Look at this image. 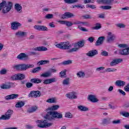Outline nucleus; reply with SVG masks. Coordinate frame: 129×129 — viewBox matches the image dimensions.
<instances>
[{
  "mask_svg": "<svg viewBox=\"0 0 129 129\" xmlns=\"http://www.w3.org/2000/svg\"><path fill=\"white\" fill-rule=\"evenodd\" d=\"M124 90L126 91V92H129V83L124 87Z\"/></svg>",
  "mask_w": 129,
  "mask_h": 129,
  "instance_id": "nucleus-63",
  "label": "nucleus"
},
{
  "mask_svg": "<svg viewBox=\"0 0 129 129\" xmlns=\"http://www.w3.org/2000/svg\"><path fill=\"white\" fill-rule=\"evenodd\" d=\"M46 102L48 103H56V100H55V98H49L46 101Z\"/></svg>",
  "mask_w": 129,
  "mask_h": 129,
  "instance_id": "nucleus-44",
  "label": "nucleus"
},
{
  "mask_svg": "<svg viewBox=\"0 0 129 129\" xmlns=\"http://www.w3.org/2000/svg\"><path fill=\"white\" fill-rule=\"evenodd\" d=\"M37 109H38L37 106H33L27 110V112L28 113H32V112H35Z\"/></svg>",
  "mask_w": 129,
  "mask_h": 129,
  "instance_id": "nucleus-29",
  "label": "nucleus"
},
{
  "mask_svg": "<svg viewBox=\"0 0 129 129\" xmlns=\"http://www.w3.org/2000/svg\"><path fill=\"white\" fill-rule=\"evenodd\" d=\"M15 9L17 12L22 13V9H23V7H22V6L19 4H16L15 5Z\"/></svg>",
  "mask_w": 129,
  "mask_h": 129,
  "instance_id": "nucleus-28",
  "label": "nucleus"
},
{
  "mask_svg": "<svg viewBox=\"0 0 129 129\" xmlns=\"http://www.w3.org/2000/svg\"><path fill=\"white\" fill-rule=\"evenodd\" d=\"M13 8V3L12 2H7L5 1H3L1 3H0V11L2 10V13L3 14H8L12 8Z\"/></svg>",
  "mask_w": 129,
  "mask_h": 129,
  "instance_id": "nucleus-1",
  "label": "nucleus"
},
{
  "mask_svg": "<svg viewBox=\"0 0 129 129\" xmlns=\"http://www.w3.org/2000/svg\"><path fill=\"white\" fill-rule=\"evenodd\" d=\"M88 99V100H90V101H91V102L93 103L98 102V99L93 95H89Z\"/></svg>",
  "mask_w": 129,
  "mask_h": 129,
  "instance_id": "nucleus-22",
  "label": "nucleus"
},
{
  "mask_svg": "<svg viewBox=\"0 0 129 129\" xmlns=\"http://www.w3.org/2000/svg\"><path fill=\"white\" fill-rule=\"evenodd\" d=\"M19 97V94H12L11 95H9L5 97V100H11V99H15V98H18Z\"/></svg>",
  "mask_w": 129,
  "mask_h": 129,
  "instance_id": "nucleus-13",
  "label": "nucleus"
},
{
  "mask_svg": "<svg viewBox=\"0 0 129 129\" xmlns=\"http://www.w3.org/2000/svg\"><path fill=\"white\" fill-rule=\"evenodd\" d=\"M118 47L119 48H127L128 46H127V44H120L118 45Z\"/></svg>",
  "mask_w": 129,
  "mask_h": 129,
  "instance_id": "nucleus-60",
  "label": "nucleus"
},
{
  "mask_svg": "<svg viewBox=\"0 0 129 129\" xmlns=\"http://www.w3.org/2000/svg\"><path fill=\"white\" fill-rule=\"evenodd\" d=\"M70 79L69 78L66 79L63 81L62 84L63 85H69V84H70Z\"/></svg>",
  "mask_w": 129,
  "mask_h": 129,
  "instance_id": "nucleus-40",
  "label": "nucleus"
},
{
  "mask_svg": "<svg viewBox=\"0 0 129 129\" xmlns=\"http://www.w3.org/2000/svg\"><path fill=\"white\" fill-rule=\"evenodd\" d=\"M101 29V24L100 23H96L95 27H92V30H99Z\"/></svg>",
  "mask_w": 129,
  "mask_h": 129,
  "instance_id": "nucleus-39",
  "label": "nucleus"
},
{
  "mask_svg": "<svg viewBox=\"0 0 129 129\" xmlns=\"http://www.w3.org/2000/svg\"><path fill=\"white\" fill-rule=\"evenodd\" d=\"M97 54H98V51L96 49H93L88 51V53H86V55L88 57H94L95 55H97Z\"/></svg>",
  "mask_w": 129,
  "mask_h": 129,
  "instance_id": "nucleus-10",
  "label": "nucleus"
},
{
  "mask_svg": "<svg viewBox=\"0 0 129 129\" xmlns=\"http://www.w3.org/2000/svg\"><path fill=\"white\" fill-rule=\"evenodd\" d=\"M55 46L56 48L61 49L62 50H69V49H71L72 47L71 43H70V42L69 41L61 42L59 43L55 44Z\"/></svg>",
  "mask_w": 129,
  "mask_h": 129,
  "instance_id": "nucleus-4",
  "label": "nucleus"
},
{
  "mask_svg": "<svg viewBox=\"0 0 129 129\" xmlns=\"http://www.w3.org/2000/svg\"><path fill=\"white\" fill-rule=\"evenodd\" d=\"M18 81L24 80L26 78V76L24 74H17Z\"/></svg>",
  "mask_w": 129,
  "mask_h": 129,
  "instance_id": "nucleus-30",
  "label": "nucleus"
},
{
  "mask_svg": "<svg viewBox=\"0 0 129 129\" xmlns=\"http://www.w3.org/2000/svg\"><path fill=\"white\" fill-rule=\"evenodd\" d=\"M25 104H26V103H25L24 101H20L16 103L15 107H16V108H22V107L25 106Z\"/></svg>",
  "mask_w": 129,
  "mask_h": 129,
  "instance_id": "nucleus-24",
  "label": "nucleus"
},
{
  "mask_svg": "<svg viewBox=\"0 0 129 129\" xmlns=\"http://www.w3.org/2000/svg\"><path fill=\"white\" fill-rule=\"evenodd\" d=\"M50 115H51V116ZM53 118L60 119L63 117V115L61 113H59L57 111H48L44 117V118L45 119H48V120H51L53 119Z\"/></svg>",
  "mask_w": 129,
  "mask_h": 129,
  "instance_id": "nucleus-2",
  "label": "nucleus"
},
{
  "mask_svg": "<svg viewBox=\"0 0 129 129\" xmlns=\"http://www.w3.org/2000/svg\"><path fill=\"white\" fill-rule=\"evenodd\" d=\"M77 76L79 78H83L85 77V73L83 72H79L78 73H77Z\"/></svg>",
  "mask_w": 129,
  "mask_h": 129,
  "instance_id": "nucleus-37",
  "label": "nucleus"
},
{
  "mask_svg": "<svg viewBox=\"0 0 129 129\" xmlns=\"http://www.w3.org/2000/svg\"><path fill=\"white\" fill-rule=\"evenodd\" d=\"M113 2H114V0H104V4L105 5H111V3H112Z\"/></svg>",
  "mask_w": 129,
  "mask_h": 129,
  "instance_id": "nucleus-50",
  "label": "nucleus"
},
{
  "mask_svg": "<svg viewBox=\"0 0 129 129\" xmlns=\"http://www.w3.org/2000/svg\"><path fill=\"white\" fill-rule=\"evenodd\" d=\"M78 109L81 111H87L88 110V108L81 105L78 106Z\"/></svg>",
  "mask_w": 129,
  "mask_h": 129,
  "instance_id": "nucleus-32",
  "label": "nucleus"
},
{
  "mask_svg": "<svg viewBox=\"0 0 129 129\" xmlns=\"http://www.w3.org/2000/svg\"><path fill=\"white\" fill-rule=\"evenodd\" d=\"M66 96H67V97L70 99H76V98H77L76 93L74 92L67 94Z\"/></svg>",
  "mask_w": 129,
  "mask_h": 129,
  "instance_id": "nucleus-15",
  "label": "nucleus"
},
{
  "mask_svg": "<svg viewBox=\"0 0 129 129\" xmlns=\"http://www.w3.org/2000/svg\"><path fill=\"white\" fill-rule=\"evenodd\" d=\"M66 25L67 27H71V26H73V23L70 21H66Z\"/></svg>",
  "mask_w": 129,
  "mask_h": 129,
  "instance_id": "nucleus-59",
  "label": "nucleus"
},
{
  "mask_svg": "<svg viewBox=\"0 0 129 129\" xmlns=\"http://www.w3.org/2000/svg\"><path fill=\"white\" fill-rule=\"evenodd\" d=\"M118 91L119 94H121V95H123V96H124V95H125V92L123 91V90L119 89L118 90Z\"/></svg>",
  "mask_w": 129,
  "mask_h": 129,
  "instance_id": "nucleus-58",
  "label": "nucleus"
},
{
  "mask_svg": "<svg viewBox=\"0 0 129 129\" xmlns=\"http://www.w3.org/2000/svg\"><path fill=\"white\" fill-rule=\"evenodd\" d=\"M15 35L16 36H20V37H24V36H26L27 35V32L19 31L16 32Z\"/></svg>",
  "mask_w": 129,
  "mask_h": 129,
  "instance_id": "nucleus-31",
  "label": "nucleus"
},
{
  "mask_svg": "<svg viewBox=\"0 0 129 129\" xmlns=\"http://www.w3.org/2000/svg\"><path fill=\"white\" fill-rule=\"evenodd\" d=\"M51 74L50 72H46L40 75L41 77H44V78H47L50 77Z\"/></svg>",
  "mask_w": 129,
  "mask_h": 129,
  "instance_id": "nucleus-36",
  "label": "nucleus"
},
{
  "mask_svg": "<svg viewBox=\"0 0 129 129\" xmlns=\"http://www.w3.org/2000/svg\"><path fill=\"white\" fill-rule=\"evenodd\" d=\"M66 4L68 5H71V4H75V3H78L79 0H64Z\"/></svg>",
  "mask_w": 129,
  "mask_h": 129,
  "instance_id": "nucleus-35",
  "label": "nucleus"
},
{
  "mask_svg": "<svg viewBox=\"0 0 129 129\" xmlns=\"http://www.w3.org/2000/svg\"><path fill=\"white\" fill-rule=\"evenodd\" d=\"M86 7L87 8H90V9H92V10H94L95 9H96V7L94 5H90L89 4H87L86 5Z\"/></svg>",
  "mask_w": 129,
  "mask_h": 129,
  "instance_id": "nucleus-55",
  "label": "nucleus"
},
{
  "mask_svg": "<svg viewBox=\"0 0 129 129\" xmlns=\"http://www.w3.org/2000/svg\"><path fill=\"white\" fill-rule=\"evenodd\" d=\"M120 114L124 117H129V112H128L122 111L120 113Z\"/></svg>",
  "mask_w": 129,
  "mask_h": 129,
  "instance_id": "nucleus-43",
  "label": "nucleus"
},
{
  "mask_svg": "<svg viewBox=\"0 0 129 129\" xmlns=\"http://www.w3.org/2000/svg\"><path fill=\"white\" fill-rule=\"evenodd\" d=\"M119 53L121 54V55H124V56H126V55H128L127 47L126 49L120 50Z\"/></svg>",
  "mask_w": 129,
  "mask_h": 129,
  "instance_id": "nucleus-34",
  "label": "nucleus"
},
{
  "mask_svg": "<svg viewBox=\"0 0 129 129\" xmlns=\"http://www.w3.org/2000/svg\"><path fill=\"white\" fill-rule=\"evenodd\" d=\"M14 85L15 84L13 83H8L1 86V88L2 89H9L12 88V87H14Z\"/></svg>",
  "mask_w": 129,
  "mask_h": 129,
  "instance_id": "nucleus-14",
  "label": "nucleus"
},
{
  "mask_svg": "<svg viewBox=\"0 0 129 129\" xmlns=\"http://www.w3.org/2000/svg\"><path fill=\"white\" fill-rule=\"evenodd\" d=\"M38 66H41V65H45L46 64H50V60H41L37 62Z\"/></svg>",
  "mask_w": 129,
  "mask_h": 129,
  "instance_id": "nucleus-27",
  "label": "nucleus"
},
{
  "mask_svg": "<svg viewBox=\"0 0 129 129\" xmlns=\"http://www.w3.org/2000/svg\"><path fill=\"white\" fill-rule=\"evenodd\" d=\"M108 36L107 38V42L108 43H111V42H113L114 40H115V35L112 34V33L109 32L108 33Z\"/></svg>",
  "mask_w": 129,
  "mask_h": 129,
  "instance_id": "nucleus-7",
  "label": "nucleus"
},
{
  "mask_svg": "<svg viewBox=\"0 0 129 129\" xmlns=\"http://www.w3.org/2000/svg\"><path fill=\"white\" fill-rule=\"evenodd\" d=\"M26 86L27 88H31V87H33V83L28 82L26 84Z\"/></svg>",
  "mask_w": 129,
  "mask_h": 129,
  "instance_id": "nucleus-57",
  "label": "nucleus"
},
{
  "mask_svg": "<svg viewBox=\"0 0 129 129\" xmlns=\"http://www.w3.org/2000/svg\"><path fill=\"white\" fill-rule=\"evenodd\" d=\"M33 51H38V52H43L44 51H47L48 48L44 46H39L37 47H35L33 49Z\"/></svg>",
  "mask_w": 129,
  "mask_h": 129,
  "instance_id": "nucleus-23",
  "label": "nucleus"
},
{
  "mask_svg": "<svg viewBox=\"0 0 129 129\" xmlns=\"http://www.w3.org/2000/svg\"><path fill=\"white\" fill-rule=\"evenodd\" d=\"M113 124H118L119 123H120V120H115L112 121Z\"/></svg>",
  "mask_w": 129,
  "mask_h": 129,
  "instance_id": "nucleus-61",
  "label": "nucleus"
},
{
  "mask_svg": "<svg viewBox=\"0 0 129 129\" xmlns=\"http://www.w3.org/2000/svg\"><path fill=\"white\" fill-rule=\"evenodd\" d=\"M41 70V67H38L37 68H35L32 70L31 71V73H37V72H39Z\"/></svg>",
  "mask_w": 129,
  "mask_h": 129,
  "instance_id": "nucleus-42",
  "label": "nucleus"
},
{
  "mask_svg": "<svg viewBox=\"0 0 129 129\" xmlns=\"http://www.w3.org/2000/svg\"><path fill=\"white\" fill-rule=\"evenodd\" d=\"M115 84L118 87H123L125 85V82L118 80L115 82Z\"/></svg>",
  "mask_w": 129,
  "mask_h": 129,
  "instance_id": "nucleus-19",
  "label": "nucleus"
},
{
  "mask_svg": "<svg viewBox=\"0 0 129 129\" xmlns=\"http://www.w3.org/2000/svg\"><path fill=\"white\" fill-rule=\"evenodd\" d=\"M84 44H85V41L84 40H81L76 43L74 46L75 48H82L84 47Z\"/></svg>",
  "mask_w": 129,
  "mask_h": 129,
  "instance_id": "nucleus-18",
  "label": "nucleus"
},
{
  "mask_svg": "<svg viewBox=\"0 0 129 129\" xmlns=\"http://www.w3.org/2000/svg\"><path fill=\"white\" fill-rule=\"evenodd\" d=\"M34 28L37 31H43V32L47 31L48 30V28L44 25H35Z\"/></svg>",
  "mask_w": 129,
  "mask_h": 129,
  "instance_id": "nucleus-8",
  "label": "nucleus"
},
{
  "mask_svg": "<svg viewBox=\"0 0 129 129\" xmlns=\"http://www.w3.org/2000/svg\"><path fill=\"white\" fill-rule=\"evenodd\" d=\"M34 64H15L13 66L14 69L16 70H21V71H26L27 69L30 68H34Z\"/></svg>",
  "mask_w": 129,
  "mask_h": 129,
  "instance_id": "nucleus-3",
  "label": "nucleus"
},
{
  "mask_svg": "<svg viewBox=\"0 0 129 129\" xmlns=\"http://www.w3.org/2000/svg\"><path fill=\"white\" fill-rule=\"evenodd\" d=\"M73 17H75V15L73 14V13H71L70 12H66L63 15L61 16V19H70L71 18H73Z\"/></svg>",
  "mask_w": 129,
  "mask_h": 129,
  "instance_id": "nucleus-11",
  "label": "nucleus"
},
{
  "mask_svg": "<svg viewBox=\"0 0 129 129\" xmlns=\"http://www.w3.org/2000/svg\"><path fill=\"white\" fill-rule=\"evenodd\" d=\"M46 120H37L36 122L39 123L37 125V126L38 127H40V128H45L47 127H49V126H51L52 124H53L52 123H48V119H45Z\"/></svg>",
  "mask_w": 129,
  "mask_h": 129,
  "instance_id": "nucleus-5",
  "label": "nucleus"
},
{
  "mask_svg": "<svg viewBox=\"0 0 129 129\" xmlns=\"http://www.w3.org/2000/svg\"><path fill=\"white\" fill-rule=\"evenodd\" d=\"M102 122L103 124H110V123H111V118L110 117H107L105 118L102 119Z\"/></svg>",
  "mask_w": 129,
  "mask_h": 129,
  "instance_id": "nucleus-26",
  "label": "nucleus"
},
{
  "mask_svg": "<svg viewBox=\"0 0 129 129\" xmlns=\"http://www.w3.org/2000/svg\"><path fill=\"white\" fill-rule=\"evenodd\" d=\"M104 40H105V37L104 36H100L98 37V40L95 44V46H97L102 45V44H103V42H104Z\"/></svg>",
  "mask_w": 129,
  "mask_h": 129,
  "instance_id": "nucleus-12",
  "label": "nucleus"
},
{
  "mask_svg": "<svg viewBox=\"0 0 129 129\" xmlns=\"http://www.w3.org/2000/svg\"><path fill=\"white\" fill-rule=\"evenodd\" d=\"M41 94L40 91H31L28 94V97L37 98V97H40Z\"/></svg>",
  "mask_w": 129,
  "mask_h": 129,
  "instance_id": "nucleus-6",
  "label": "nucleus"
},
{
  "mask_svg": "<svg viewBox=\"0 0 129 129\" xmlns=\"http://www.w3.org/2000/svg\"><path fill=\"white\" fill-rule=\"evenodd\" d=\"M19 27H22V24L18 22H13L11 23V28L12 30H18Z\"/></svg>",
  "mask_w": 129,
  "mask_h": 129,
  "instance_id": "nucleus-17",
  "label": "nucleus"
},
{
  "mask_svg": "<svg viewBox=\"0 0 129 129\" xmlns=\"http://www.w3.org/2000/svg\"><path fill=\"white\" fill-rule=\"evenodd\" d=\"M30 82L31 83H35L38 84L39 83H41L42 82V80L39 79H32L30 80Z\"/></svg>",
  "mask_w": 129,
  "mask_h": 129,
  "instance_id": "nucleus-33",
  "label": "nucleus"
},
{
  "mask_svg": "<svg viewBox=\"0 0 129 129\" xmlns=\"http://www.w3.org/2000/svg\"><path fill=\"white\" fill-rule=\"evenodd\" d=\"M45 19H47L48 20H50V19H53V14H47L45 16Z\"/></svg>",
  "mask_w": 129,
  "mask_h": 129,
  "instance_id": "nucleus-56",
  "label": "nucleus"
},
{
  "mask_svg": "<svg viewBox=\"0 0 129 129\" xmlns=\"http://www.w3.org/2000/svg\"><path fill=\"white\" fill-rule=\"evenodd\" d=\"M66 70H64L63 71L60 72L59 73L60 74V77H61V78H66Z\"/></svg>",
  "mask_w": 129,
  "mask_h": 129,
  "instance_id": "nucleus-38",
  "label": "nucleus"
},
{
  "mask_svg": "<svg viewBox=\"0 0 129 129\" xmlns=\"http://www.w3.org/2000/svg\"><path fill=\"white\" fill-rule=\"evenodd\" d=\"M115 26L116 27H117V28H119L120 29H121L122 28H125V25L122 23L115 24Z\"/></svg>",
  "mask_w": 129,
  "mask_h": 129,
  "instance_id": "nucleus-49",
  "label": "nucleus"
},
{
  "mask_svg": "<svg viewBox=\"0 0 129 129\" xmlns=\"http://www.w3.org/2000/svg\"><path fill=\"white\" fill-rule=\"evenodd\" d=\"M78 29H80V30H81L82 32H88V30H87L86 28L84 27H82L80 26V25H79L78 26Z\"/></svg>",
  "mask_w": 129,
  "mask_h": 129,
  "instance_id": "nucleus-54",
  "label": "nucleus"
},
{
  "mask_svg": "<svg viewBox=\"0 0 129 129\" xmlns=\"http://www.w3.org/2000/svg\"><path fill=\"white\" fill-rule=\"evenodd\" d=\"M122 62V59L121 58H117L113 59L110 63V66H115L116 64H119V63H121Z\"/></svg>",
  "mask_w": 129,
  "mask_h": 129,
  "instance_id": "nucleus-20",
  "label": "nucleus"
},
{
  "mask_svg": "<svg viewBox=\"0 0 129 129\" xmlns=\"http://www.w3.org/2000/svg\"><path fill=\"white\" fill-rule=\"evenodd\" d=\"M60 107V106L58 105H55L51 106V107L48 108L45 110V111L46 112H48V111H52L53 110H57Z\"/></svg>",
  "mask_w": 129,
  "mask_h": 129,
  "instance_id": "nucleus-25",
  "label": "nucleus"
},
{
  "mask_svg": "<svg viewBox=\"0 0 129 129\" xmlns=\"http://www.w3.org/2000/svg\"><path fill=\"white\" fill-rule=\"evenodd\" d=\"M64 116L68 118H72V117H73V115L70 112H67L66 113Z\"/></svg>",
  "mask_w": 129,
  "mask_h": 129,
  "instance_id": "nucleus-47",
  "label": "nucleus"
},
{
  "mask_svg": "<svg viewBox=\"0 0 129 129\" xmlns=\"http://www.w3.org/2000/svg\"><path fill=\"white\" fill-rule=\"evenodd\" d=\"M81 26H89V23L87 22H81Z\"/></svg>",
  "mask_w": 129,
  "mask_h": 129,
  "instance_id": "nucleus-64",
  "label": "nucleus"
},
{
  "mask_svg": "<svg viewBox=\"0 0 129 129\" xmlns=\"http://www.w3.org/2000/svg\"><path fill=\"white\" fill-rule=\"evenodd\" d=\"M17 58L19 59V60H25L28 59V55L25 53H21L17 56Z\"/></svg>",
  "mask_w": 129,
  "mask_h": 129,
  "instance_id": "nucleus-21",
  "label": "nucleus"
},
{
  "mask_svg": "<svg viewBox=\"0 0 129 129\" xmlns=\"http://www.w3.org/2000/svg\"><path fill=\"white\" fill-rule=\"evenodd\" d=\"M70 64H72V60H65L62 62V65H70Z\"/></svg>",
  "mask_w": 129,
  "mask_h": 129,
  "instance_id": "nucleus-45",
  "label": "nucleus"
},
{
  "mask_svg": "<svg viewBox=\"0 0 129 129\" xmlns=\"http://www.w3.org/2000/svg\"><path fill=\"white\" fill-rule=\"evenodd\" d=\"M25 128L26 129H32L34 128V125L27 124L25 125Z\"/></svg>",
  "mask_w": 129,
  "mask_h": 129,
  "instance_id": "nucleus-62",
  "label": "nucleus"
},
{
  "mask_svg": "<svg viewBox=\"0 0 129 129\" xmlns=\"http://www.w3.org/2000/svg\"><path fill=\"white\" fill-rule=\"evenodd\" d=\"M8 72V71L6 69H3L2 70H1L0 71V74L1 75H6Z\"/></svg>",
  "mask_w": 129,
  "mask_h": 129,
  "instance_id": "nucleus-51",
  "label": "nucleus"
},
{
  "mask_svg": "<svg viewBox=\"0 0 129 129\" xmlns=\"http://www.w3.org/2000/svg\"><path fill=\"white\" fill-rule=\"evenodd\" d=\"M100 9H102L103 10H110V9H111V6H100Z\"/></svg>",
  "mask_w": 129,
  "mask_h": 129,
  "instance_id": "nucleus-52",
  "label": "nucleus"
},
{
  "mask_svg": "<svg viewBox=\"0 0 129 129\" xmlns=\"http://www.w3.org/2000/svg\"><path fill=\"white\" fill-rule=\"evenodd\" d=\"M115 71H116L115 69L108 68L105 70V72H115Z\"/></svg>",
  "mask_w": 129,
  "mask_h": 129,
  "instance_id": "nucleus-48",
  "label": "nucleus"
},
{
  "mask_svg": "<svg viewBox=\"0 0 129 129\" xmlns=\"http://www.w3.org/2000/svg\"><path fill=\"white\" fill-rule=\"evenodd\" d=\"M57 80L56 78H51V79H47L43 80V84H51V83H53L54 82H56Z\"/></svg>",
  "mask_w": 129,
  "mask_h": 129,
  "instance_id": "nucleus-16",
  "label": "nucleus"
},
{
  "mask_svg": "<svg viewBox=\"0 0 129 129\" xmlns=\"http://www.w3.org/2000/svg\"><path fill=\"white\" fill-rule=\"evenodd\" d=\"M78 51V48L77 47H74L72 49H69V50H68V53H73L74 52H77Z\"/></svg>",
  "mask_w": 129,
  "mask_h": 129,
  "instance_id": "nucleus-41",
  "label": "nucleus"
},
{
  "mask_svg": "<svg viewBox=\"0 0 129 129\" xmlns=\"http://www.w3.org/2000/svg\"><path fill=\"white\" fill-rule=\"evenodd\" d=\"M101 56H104V57H107L108 56V52H107L106 51H102V52H101Z\"/></svg>",
  "mask_w": 129,
  "mask_h": 129,
  "instance_id": "nucleus-53",
  "label": "nucleus"
},
{
  "mask_svg": "<svg viewBox=\"0 0 129 129\" xmlns=\"http://www.w3.org/2000/svg\"><path fill=\"white\" fill-rule=\"evenodd\" d=\"M10 79L11 80H13L15 81H18V74H15L14 75L10 77Z\"/></svg>",
  "mask_w": 129,
  "mask_h": 129,
  "instance_id": "nucleus-46",
  "label": "nucleus"
},
{
  "mask_svg": "<svg viewBox=\"0 0 129 129\" xmlns=\"http://www.w3.org/2000/svg\"><path fill=\"white\" fill-rule=\"evenodd\" d=\"M13 113H14V111H13V110H8V111L6 112L5 114L4 115L6 120H9V119H11V117H12V115H13Z\"/></svg>",
  "mask_w": 129,
  "mask_h": 129,
  "instance_id": "nucleus-9",
  "label": "nucleus"
}]
</instances>
